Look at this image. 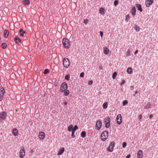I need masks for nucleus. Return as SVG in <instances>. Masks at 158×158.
Listing matches in <instances>:
<instances>
[{"label":"nucleus","mask_w":158,"mask_h":158,"mask_svg":"<svg viewBox=\"0 0 158 158\" xmlns=\"http://www.w3.org/2000/svg\"><path fill=\"white\" fill-rule=\"evenodd\" d=\"M67 89L68 86L67 83L64 82L61 85L60 91L62 92H64V95L67 96L69 93V90H67Z\"/></svg>","instance_id":"f257e3e1"},{"label":"nucleus","mask_w":158,"mask_h":158,"mask_svg":"<svg viewBox=\"0 0 158 158\" xmlns=\"http://www.w3.org/2000/svg\"><path fill=\"white\" fill-rule=\"evenodd\" d=\"M62 42L63 45L66 49H68L70 47V45L69 40L66 38L63 39Z\"/></svg>","instance_id":"f03ea898"},{"label":"nucleus","mask_w":158,"mask_h":158,"mask_svg":"<svg viewBox=\"0 0 158 158\" xmlns=\"http://www.w3.org/2000/svg\"><path fill=\"white\" fill-rule=\"evenodd\" d=\"M108 136V132L107 131H105L102 132L101 136V139L103 141L106 140Z\"/></svg>","instance_id":"7ed1b4c3"},{"label":"nucleus","mask_w":158,"mask_h":158,"mask_svg":"<svg viewBox=\"0 0 158 158\" xmlns=\"http://www.w3.org/2000/svg\"><path fill=\"white\" fill-rule=\"evenodd\" d=\"M63 63L64 66L67 68L69 67L70 65V62L68 58H65L63 59Z\"/></svg>","instance_id":"20e7f679"},{"label":"nucleus","mask_w":158,"mask_h":158,"mask_svg":"<svg viewBox=\"0 0 158 158\" xmlns=\"http://www.w3.org/2000/svg\"><path fill=\"white\" fill-rule=\"evenodd\" d=\"M116 120L117 123L120 125L122 121V117L121 114H118L116 117Z\"/></svg>","instance_id":"39448f33"},{"label":"nucleus","mask_w":158,"mask_h":158,"mask_svg":"<svg viewBox=\"0 0 158 158\" xmlns=\"http://www.w3.org/2000/svg\"><path fill=\"white\" fill-rule=\"evenodd\" d=\"M114 145L115 143L114 142H111L110 143L109 146L108 147V150L110 152H112L113 150Z\"/></svg>","instance_id":"423d86ee"},{"label":"nucleus","mask_w":158,"mask_h":158,"mask_svg":"<svg viewBox=\"0 0 158 158\" xmlns=\"http://www.w3.org/2000/svg\"><path fill=\"white\" fill-rule=\"evenodd\" d=\"M25 153V150L23 148H22L20 150L19 153L20 156L21 158H22L24 157Z\"/></svg>","instance_id":"0eeeda50"},{"label":"nucleus","mask_w":158,"mask_h":158,"mask_svg":"<svg viewBox=\"0 0 158 158\" xmlns=\"http://www.w3.org/2000/svg\"><path fill=\"white\" fill-rule=\"evenodd\" d=\"M7 113L5 112H2L0 113V118L4 120L6 116Z\"/></svg>","instance_id":"6e6552de"},{"label":"nucleus","mask_w":158,"mask_h":158,"mask_svg":"<svg viewBox=\"0 0 158 158\" xmlns=\"http://www.w3.org/2000/svg\"><path fill=\"white\" fill-rule=\"evenodd\" d=\"M102 122L101 120H98L96 123V126L97 127V130H99L101 127Z\"/></svg>","instance_id":"1a4fd4ad"},{"label":"nucleus","mask_w":158,"mask_h":158,"mask_svg":"<svg viewBox=\"0 0 158 158\" xmlns=\"http://www.w3.org/2000/svg\"><path fill=\"white\" fill-rule=\"evenodd\" d=\"M153 2V0H147L146 2V6L147 7H149Z\"/></svg>","instance_id":"9d476101"},{"label":"nucleus","mask_w":158,"mask_h":158,"mask_svg":"<svg viewBox=\"0 0 158 158\" xmlns=\"http://www.w3.org/2000/svg\"><path fill=\"white\" fill-rule=\"evenodd\" d=\"M143 152L141 150L139 151L137 154V156L138 158H143Z\"/></svg>","instance_id":"9b49d317"},{"label":"nucleus","mask_w":158,"mask_h":158,"mask_svg":"<svg viewBox=\"0 0 158 158\" xmlns=\"http://www.w3.org/2000/svg\"><path fill=\"white\" fill-rule=\"evenodd\" d=\"M21 40L18 36L15 37V41L16 43H19L21 42Z\"/></svg>","instance_id":"f8f14e48"},{"label":"nucleus","mask_w":158,"mask_h":158,"mask_svg":"<svg viewBox=\"0 0 158 158\" xmlns=\"http://www.w3.org/2000/svg\"><path fill=\"white\" fill-rule=\"evenodd\" d=\"M12 133L14 135L16 136L18 134V130L16 128H14L12 131Z\"/></svg>","instance_id":"ddd939ff"},{"label":"nucleus","mask_w":158,"mask_h":158,"mask_svg":"<svg viewBox=\"0 0 158 158\" xmlns=\"http://www.w3.org/2000/svg\"><path fill=\"white\" fill-rule=\"evenodd\" d=\"M64 151V148H62L58 151L57 155H61Z\"/></svg>","instance_id":"4468645a"},{"label":"nucleus","mask_w":158,"mask_h":158,"mask_svg":"<svg viewBox=\"0 0 158 158\" xmlns=\"http://www.w3.org/2000/svg\"><path fill=\"white\" fill-rule=\"evenodd\" d=\"M136 6L138 10L140 11L141 12L142 11V8L140 4H137L136 5Z\"/></svg>","instance_id":"2eb2a0df"},{"label":"nucleus","mask_w":158,"mask_h":158,"mask_svg":"<svg viewBox=\"0 0 158 158\" xmlns=\"http://www.w3.org/2000/svg\"><path fill=\"white\" fill-rule=\"evenodd\" d=\"M44 132H41L39 134V138L40 139H43L44 138Z\"/></svg>","instance_id":"dca6fc26"},{"label":"nucleus","mask_w":158,"mask_h":158,"mask_svg":"<svg viewBox=\"0 0 158 158\" xmlns=\"http://www.w3.org/2000/svg\"><path fill=\"white\" fill-rule=\"evenodd\" d=\"M136 12V10L135 7L134 6L133 7L131 11V13L133 15H135Z\"/></svg>","instance_id":"f3484780"},{"label":"nucleus","mask_w":158,"mask_h":158,"mask_svg":"<svg viewBox=\"0 0 158 158\" xmlns=\"http://www.w3.org/2000/svg\"><path fill=\"white\" fill-rule=\"evenodd\" d=\"M104 50L105 54L107 55L109 53V49L106 47L104 48Z\"/></svg>","instance_id":"a211bd4d"},{"label":"nucleus","mask_w":158,"mask_h":158,"mask_svg":"<svg viewBox=\"0 0 158 158\" xmlns=\"http://www.w3.org/2000/svg\"><path fill=\"white\" fill-rule=\"evenodd\" d=\"M9 31L6 30H5L4 32V36L5 38H7L8 35H9Z\"/></svg>","instance_id":"6ab92c4d"},{"label":"nucleus","mask_w":158,"mask_h":158,"mask_svg":"<svg viewBox=\"0 0 158 158\" xmlns=\"http://www.w3.org/2000/svg\"><path fill=\"white\" fill-rule=\"evenodd\" d=\"M25 31H24L23 29H21L19 30V33L20 35L21 36H23L24 35V34L25 33Z\"/></svg>","instance_id":"aec40b11"},{"label":"nucleus","mask_w":158,"mask_h":158,"mask_svg":"<svg viewBox=\"0 0 158 158\" xmlns=\"http://www.w3.org/2000/svg\"><path fill=\"white\" fill-rule=\"evenodd\" d=\"M5 93V90L3 88H2L0 89V95L3 96L4 94Z\"/></svg>","instance_id":"412c9836"},{"label":"nucleus","mask_w":158,"mask_h":158,"mask_svg":"<svg viewBox=\"0 0 158 158\" xmlns=\"http://www.w3.org/2000/svg\"><path fill=\"white\" fill-rule=\"evenodd\" d=\"M127 72L128 73L130 74H131L133 72L132 69L131 67L128 68L127 70Z\"/></svg>","instance_id":"4be33fe9"},{"label":"nucleus","mask_w":158,"mask_h":158,"mask_svg":"<svg viewBox=\"0 0 158 158\" xmlns=\"http://www.w3.org/2000/svg\"><path fill=\"white\" fill-rule=\"evenodd\" d=\"M100 13L102 15H103L105 14L104 11L105 10L103 8H100L99 10Z\"/></svg>","instance_id":"5701e85b"},{"label":"nucleus","mask_w":158,"mask_h":158,"mask_svg":"<svg viewBox=\"0 0 158 158\" xmlns=\"http://www.w3.org/2000/svg\"><path fill=\"white\" fill-rule=\"evenodd\" d=\"M103 107L104 109H106L107 108L108 103L107 102H105L103 104Z\"/></svg>","instance_id":"b1692460"},{"label":"nucleus","mask_w":158,"mask_h":158,"mask_svg":"<svg viewBox=\"0 0 158 158\" xmlns=\"http://www.w3.org/2000/svg\"><path fill=\"white\" fill-rule=\"evenodd\" d=\"M73 126L72 125H71L69 126L68 127V131H72V130H73Z\"/></svg>","instance_id":"393cba45"},{"label":"nucleus","mask_w":158,"mask_h":158,"mask_svg":"<svg viewBox=\"0 0 158 158\" xmlns=\"http://www.w3.org/2000/svg\"><path fill=\"white\" fill-rule=\"evenodd\" d=\"M23 2L24 5H29L30 3L29 0H24Z\"/></svg>","instance_id":"a878e982"},{"label":"nucleus","mask_w":158,"mask_h":158,"mask_svg":"<svg viewBox=\"0 0 158 158\" xmlns=\"http://www.w3.org/2000/svg\"><path fill=\"white\" fill-rule=\"evenodd\" d=\"M81 137L83 138L85 137L86 136V132L85 131H83L81 132Z\"/></svg>","instance_id":"bb28decb"},{"label":"nucleus","mask_w":158,"mask_h":158,"mask_svg":"<svg viewBox=\"0 0 158 158\" xmlns=\"http://www.w3.org/2000/svg\"><path fill=\"white\" fill-rule=\"evenodd\" d=\"M2 48L5 49L7 47V44L5 43H3L2 44Z\"/></svg>","instance_id":"cd10ccee"},{"label":"nucleus","mask_w":158,"mask_h":158,"mask_svg":"<svg viewBox=\"0 0 158 158\" xmlns=\"http://www.w3.org/2000/svg\"><path fill=\"white\" fill-rule=\"evenodd\" d=\"M104 120H105V122L106 123L110 122V118L109 117H108L107 118H106Z\"/></svg>","instance_id":"c85d7f7f"},{"label":"nucleus","mask_w":158,"mask_h":158,"mask_svg":"<svg viewBox=\"0 0 158 158\" xmlns=\"http://www.w3.org/2000/svg\"><path fill=\"white\" fill-rule=\"evenodd\" d=\"M117 75V73L116 72H114L113 73L112 75V77L113 79H115L116 78Z\"/></svg>","instance_id":"c756f323"},{"label":"nucleus","mask_w":158,"mask_h":158,"mask_svg":"<svg viewBox=\"0 0 158 158\" xmlns=\"http://www.w3.org/2000/svg\"><path fill=\"white\" fill-rule=\"evenodd\" d=\"M135 30L137 31H139V28L138 26L137 25H135Z\"/></svg>","instance_id":"7c9ffc66"},{"label":"nucleus","mask_w":158,"mask_h":158,"mask_svg":"<svg viewBox=\"0 0 158 158\" xmlns=\"http://www.w3.org/2000/svg\"><path fill=\"white\" fill-rule=\"evenodd\" d=\"M110 122H109L106 123L105 126L106 128H108L109 127L110 125Z\"/></svg>","instance_id":"2f4dec72"},{"label":"nucleus","mask_w":158,"mask_h":158,"mask_svg":"<svg viewBox=\"0 0 158 158\" xmlns=\"http://www.w3.org/2000/svg\"><path fill=\"white\" fill-rule=\"evenodd\" d=\"M65 78L66 80L69 81L70 79V75L69 74L66 75L65 77Z\"/></svg>","instance_id":"473e14b6"},{"label":"nucleus","mask_w":158,"mask_h":158,"mask_svg":"<svg viewBox=\"0 0 158 158\" xmlns=\"http://www.w3.org/2000/svg\"><path fill=\"white\" fill-rule=\"evenodd\" d=\"M130 18V15H127L126 16V19L125 20L127 22L128 21L129 19Z\"/></svg>","instance_id":"72a5a7b5"},{"label":"nucleus","mask_w":158,"mask_h":158,"mask_svg":"<svg viewBox=\"0 0 158 158\" xmlns=\"http://www.w3.org/2000/svg\"><path fill=\"white\" fill-rule=\"evenodd\" d=\"M128 103V101L127 100L124 101L123 102V106H124L127 105Z\"/></svg>","instance_id":"f704fd0d"},{"label":"nucleus","mask_w":158,"mask_h":158,"mask_svg":"<svg viewBox=\"0 0 158 158\" xmlns=\"http://www.w3.org/2000/svg\"><path fill=\"white\" fill-rule=\"evenodd\" d=\"M118 3V0H115L114 2V5L115 6H117Z\"/></svg>","instance_id":"c9c22d12"},{"label":"nucleus","mask_w":158,"mask_h":158,"mask_svg":"<svg viewBox=\"0 0 158 158\" xmlns=\"http://www.w3.org/2000/svg\"><path fill=\"white\" fill-rule=\"evenodd\" d=\"M49 70L48 69H45L44 72V74H48L49 73Z\"/></svg>","instance_id":"e433bc0d"},{"label":"nucleus","mask_w":158,"mask_h":158,"mask_svg":"<svg viewBox=\"0 0 158 158\" xmlns=\"http://www.w3.org/2000/svg\"><path fill=\"white\" fill-rule=\"evenodd\" d=\"M151 106V104L150 103H148L147 105L146 106V107L147 108H149Z\"/></svg>","instance_id":"4c0bfd02"},{"label":"nucleus","mask_w":158,"mask_h":158,"mask_svg":"<svg viewBox=\"0 0 158 158\" xmlns=\"http://www.w3.org/2000/svg\"><path fill=\"white\" fill-rule=\"evenodd\" d=\"M127 145L126 143L124 142L123 143V148H125Z\"/></svg>","instance_id":"58836bf2"},{"label":"nucleus","mask_w":158,"mask_h":158,"mask_svg":"<svg viewBox=\"0 0 158 158\" xmlns=\"http://www.w3.org/2000/svg\"><path fill=\"white\" fill-rule=\"evenodd\" d=\"M130 54V49H128L127 51V56H129Z\"/></svg>","instance_id":"ea45409f"},{"label":"nucleus","mask_w":158,"mask_h":158,"mask_svg":"<svg viewBox=\"0 0 158 158\" xmlns=\"http://www.w3.org/2000/svg\"><path fill=\"white\" fill-rule=\"evenodd\" d=\"M84 72H81L80 74V76L81 77H83L84 76Z\"/></svg>","instance_id":"a19ab883"},{"label":"nucleus","mask_w":158,"mask_h":158,"mask_svg":"<svg viewBox=\"0 0 158 158\" xmlns=\"http://www.w3.org/2000/svg\"><path fill=\"white\" fill-rule=\"evenodd\" d=\"M73 128L75 130H77L78 129V127L77 125H75L74 126V127Z\"/></svg>","instance_id":"79ce46f5"},{"label":"nucleus","mask_w":158,"mask_h":158,"mask_svg":"<svg viewBox=\"0 0 158 158\" xmlns=\"http://www.w3.org/2000/svg\"><path fill=\"white\" fill-rule=\"evenodd\" d=\"M100 34L101 37H102L103 36V32L102 31L100 32Z\"/></svg>","instance_id":"37998d69"},{"label":"nucleus","mask_w":158,"mask_h":158,"mask_svg":"<svg viewBox=\"0 0 158 158\" xmlns=\"http://www.w3.org/2000/svg\"><path fill=\"white\" fill-rule=\"evenodd\" d=\"M71 136L73 138H75V136L74 135V133L73 132L72 133Z\"/></svg>","instance_id":"c03bdc74"},{"label":"nucleus","mask_w":158,"mask_h":158,"mask_svg":"<svg viewBox=\"0 0 158 158\" xmlns=\"http://www.w3.org/2000/svg\"><path fill=\"white\" fill-rule=\"evenodd\" d=\"M84 23L85 24H86L88 23V21L87 20L84 19Z\"/></svg>","instance_id":"a18cd8bd"},{"label":"nucleus","mask_w":158,"mask_h":158,"mask_svg":"<svg viewBox=\"0 0 158 158\" xmlns=\"http://www.w3.org/2000/svg\"><path fill=\"white\" fill-rule=\"evenodd\" d=\"M93 83V81H90L89 82V83H88V84L89 85H91Z\"/></svg>","instance_id":"49530a36"},{"label":"nucleus","mask_w":158,"mask_h":158,"mask_svg":"<svg viewBox=\"0 0 158 158\" xmlns=\"http://www.w3.org/2000/svg\"><path fill=\"white\" fill-rule=\"evenodd\" d=\"M125 81L122 80V82L121 83V85H123L125 83Z\"/></svg>","instance_id":"de8ad7c7"},{"label":"nucleus","mask_w":158,"mask_h":158,"mask_svg":"<svg viewBox=\"0 0 158 158\" xmlns=\"http://www.w3.org/2000/svg\"><path fill=\"white\" fill-rule=\"evenodd\" d=\"M131 157L130 154L126 156V158H130Z\"/></svg>","instance_id":"09e8293b"},{"label":"nucleus","mask_w":158,"mask_h":158,"mask_svg":"<svg viewBox=\"0 0 158 158\" xmlns=\"http://www.w3.org/2000/svg\"><path fill=\"white\" fill-rule=\"evenodd\" d=\"M153 117V114H151L149 116V118L150 119L152 118Z\"/></svg>","instance_id":"8fccbe9b"},{"label":"nucleus","mask_w":158,"mask_h":158,"mask_svg":"<svg viewBox=\"0 0 158 158\" xmlns=\"http://www.w3.org/2000/svg\"><path fill=\"white\" fill-rule=\"evenodd\" d=\"M76 130H75V129H74L73 128V129L72 130V132H73L74 133H75V131Z\"/></svg>","instance_id":"3c124183"},{"label":"nucleus","mask_w":158,"mask_h":158,"mask_svg":"<svg viewBox=\"0 0 158 158\" xmlns=\"http://www.w3.org/2000/svg\"><path fill=\"white\" fill-rule=\"evenodd\" d=\"M76 130H75V129H74L73 128V129L72 130V132H73L74 133H75V131Z\"/></svg>","instance_id":"603ef678"},{"label":"nucleus","mask_w":158,"mask_h":158,"mask_svg":"<svg viewBox=\"0 0 158 158\" xmlns=\"http://www.w3.org/2000/svg\"><path fill=\"white\" fill-rule=\"evenodd\" d=\"M138 50H137L136 51H135V52L134 54L135 55H136V54H137L138 53Z\"/></svg>","instance_id":"864d4df0"},{"label":"nucleus","mask_w":158,"mask_h":158,"mask_svg":"<svg viewBox=\"0 0 158 158\" xmlns=\"http://www.w3.org/2000/svg\"><path fill=\"white\" fill-rule=\"evenodd\" d=\"M134 88V87L133 86H131V90H133Z\"/></svg>","instance_id":"5fc2aeb1"},{"label":"nucleus","mask_w":158,"mask_h":158,"mask_svg":"<svg viewBox=\"0 0 158 158\" xmlns=\"http://www.w3.org/2000/svg\"><path fill=\"white\" fill-rule=\"evenodd\" d=\"M142 116L141 115H140L139 117V119H141V118H142Z\"/></svg>","instance_id":"6e6d98bb"},{"label":"nucleus","mask_w":158,"mask_h":158,"mask_svg":"<svg viewBox=\"0 0 158 158\" xmlns=\"http://www.w3.org/2000/svg\"><path fill=\"white\" fill-rule=\"evenodd\" d=\"M67 104V102H64L63 105H64L65 106V105H66Z\"/></svg>","instance_id":"4d7b16f0"},{"label":"nucleus","mask_w":158,"mask_h":158,"mask_svg":"<svg viewBox=\"0 0 158 158\" xmlns=\"http://www.w3.org/2000/svg\"><path fill=\"white\" fill-rule=\"evenodd\" d=\"M99 69L101 70L103 69V67L102 66H101L99 67Z\"/></svg>","instance_id":"13d9d810"},{"label":"nucleus","mask_w":158,"mask_h":158,"mask_svg":"<svg viewBox=\"0 0 158 158\" xmlns=\"http://www.w3.org/2000/svg\"><path fill=\"white\" fill-rule=\"evenodd\" d=\"M138 93V92L137 91H136L135 92V94L134 95V96H135V95L136 94H137Z\"/></svg>","instance_id":"bf43d9fd"}]
</instances>
